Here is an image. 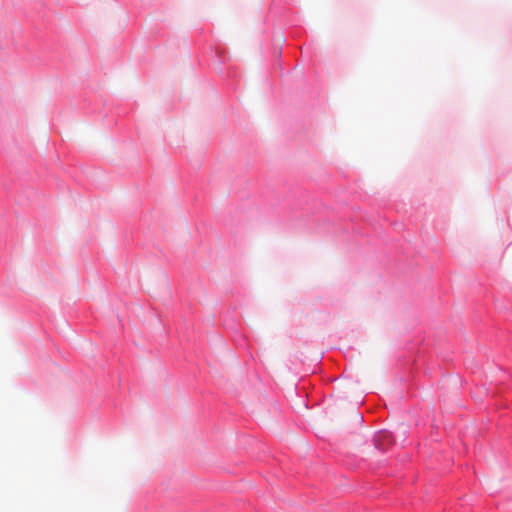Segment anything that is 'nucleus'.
Segmentation results:
<instances>
[{
	"label": "nucleus",
	"mask_w": 512,
	"mask_h": 512,
	"mask_svg": "<svg viewBox=\"0 0 512 512\" xmlns=\"http://www.w3.org/2000/svg\"><path fill=\"white\" fill-rule=\"evenodd\" d=\"M391 441V435L388 432H380L377 435L376 443L378 448L385 449L384 442H390Z\"/></svg>",
	"instance_id": "obj_1"
}]
</instances>
